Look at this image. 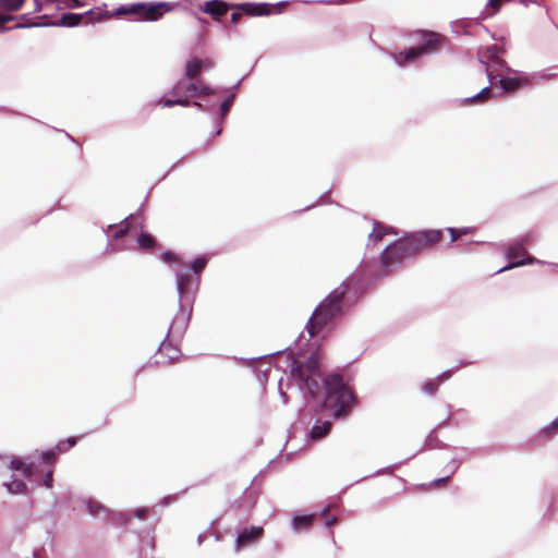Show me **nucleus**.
Listing matches in <instances>:
<instances>
[{"mask_svg": "<svg viewBox=\"0 0 558 558\" xmlns=\"http://www.w3.org/2000/svg\"><path fill=\"white\" fill-rule=\"evenodd\" d=\"M8 490L12 494H25L27 492L26 484L21 480H12L5 484Z\"/></svg>", "mask_w": 558, "mask_h": 558, "instance_id": "nucleus-25", "label": "nucleus"}, {"mask_svg": "<svg viewBox=\"0 0 558 558\" xmlns=\"http://www.w3.org/2000/svg\"><path fill=\"white\" fill-rule=\"evenodd\" d=\"M172 5L169 2L158 3H135L131 7H121L118 10L119 14H131L135 21H158L165 13L170 12Z\"/></svg>", "mask_w": 558, "mask_h": 558, "instance_id": "nucleus-5", "label": "nucleus"}, {"mask_svg": "<svg viewBox=\"0 0 558 558\" xmlns=\"http://www.w3.org/2000/svg\"><path fill=\"white\" fill-rule=\"evenodd\" d=\"M204 66H211V62L209 60L203 61L198 58L190 59L185 65V78L197 80Z\"/></svg>", "mask_w": 558, "mask_h": 558, "instance_id": "nucleus-13", "label": "nucleus"}, {"mask_svg": "<svg viewBox=\"0 0 558 558\" xmlns=\"http://www.w3.org/2000/svg\"><path fill=\"white\" fill-rule=\"evenodd\" d=\"M146 513H147V510L146 509H140L136 511V515L141 519H145L146 518Z\"/></svg>", "mask_w": 558, "mask_h": 558, "instance_id": "nucleus-41", "label": "nucleus"}, {"mask_svg": "<svg viewBox=\"0 0 558 558\" xmlns=\"http://www.w3.org/2000/svg\"><path fill=\"white\" fill-rule=\"evenodd\" d=\"M23 2L24 0H0V10L16 11L20 9ZM13 20L14 17L12 15L0 13V25H3Z\"/></svg>", "mask_w": 558, "mask_h": 558, "instance_id": "nucleus-15", "label": "nucleus"}, {"mask_svg": "<svg viewBox=\"0 0 558 558\" xmlns=\"http://www.w3.org/2000/svg\"><path fill=\"white\" fill-rule=\"evenodd\" d=\"M448 232L450 233L451 242H456L461 238L457 228H448Z\"/></svg>", "mask_w": 558, "mask_h": 558, "instance_id": "nucleus-35", "label": "nucleus"}, {"mask_svg": "<svg viewBox=\"0 0 558 558\" xmlns=\"http://www.w3.org/2000/svg\"><path fill=\"white\" fill-rule=\"evenodd\" d=\"M193 105L196 106V108H201L202 107V104L196 102V101Z\"/></svg>", "mask_w": 558, "mask_h": 558, "instance_id": "nucleus-42", "label": "nucleus"}, {"mask_svg": "<svg viewBox=\"0 0 558 558\" xmlns=\"http://www.w3.org/2000/svg\"><path fill=\"white\" fill-rule=\"evenodd\" d=\"M557 434H558V418L554 420L549 425L542 428L538 433V437L548 440Z\"/></svg>", "mask_w": 558, "mask_h": 558, "instance_id": "nucleus-24", "label": "nucleus"}, {"mask_svg": "<svg viewBox=\"0 0 558 558\" xmlns=\"http://www.w3.org/2000/svg\"><path fill=\"white\" fill-rule=\"evenodd\" d=\"M451 377V372L447 371L440 374L435 379H429L424 383L422 389L426 395L433 396L437 392L439 386Z\"/></svg>", "mask_w": 558, "mask_h": 558, "instance_id": "nucleus-16", "label": "nucleus"}, {"mask_svg": "<svg viewBox=\"0 0 558 558\" xmlns=\"http://www.w3.org/2000/svg\"><path fill=\"white\" fill-rule=\"evenodd\" d=\"M506 256L511 260V263L499 269L498 272L509 270L522 265H531L535 262V258L527 254V251L522 242H514L510 244L507 248Z\"/></svg>", "mask_w": 558, "mask_h": 558, "instance_id": "nucleus-10", "label": "nucleus"}, {"mask_svg": "<svg viewBox=\"0 0 558 558\" xmlns=\"http://www.w3.org/2000/svg\"><path fill=\"white\" fill-rule=\"evenodd\" d=\"M87 505H88L89 513L93 515L98 514L104 509L102 506L97 502L88 501Z\"/></svg>", "mask_w": 558, "mask_h": 558, "instance_id": "nucleus-32", "label": "nucleus"}, {"mask_svg": "<svg viewBox=\"0 0 558 558\" xmlns=\"http://www.w3.org/2000/svg\"><path fill=\"white\" fill-rule=\"evenodd\" d=\"M494 97L493 92L490 87H484L480 93L474 95L473 97L466 98L464 100L465 105H473V104H483L488 101Z\"/></svg>", "mask_w": 558, "mask_h": 558, "instance_id": "nucleus-20", "label": "nucleus"}, {"mask_svg": "<svg viewBox=\"0 0 558 558\" xmlns=\"http://www.w3.org/2000/svg\"><path fill=\"white\" fill-rule=\"evenodd\" d=\"M389 233L396 234V232L392 230V228L383 226L379 222H374V229L369 233V240L374 244H376V243L380 242Z\"/></svg>", "mask_w": 558, "mask_h": 558, "instance_id": "nucleus-17", "label": "nucleus"}, {"mask_svg": "<svg viewBox=\"0 0 558 558\" xmlns=\"http://www.w3.org/2000/svg\"><path fill=\"white\" fill-rule=\"evenodd\" d=\"M442 238V231L438 229H426L408 233L404 235L409 250L413 256L435 246Z\"/></svg>", "mask_w": 558, "mask_h": 558, "instance_id": "nucleus-6", "label": "nucleus"}, {"mask_svg": "<svg viewBox=\"0 0 558 558\" xmlns=\"http://www.w3.org/2000/svg\"><path fill=\"white\" fill-rule=\"evenodd\" d=\"M232 9H235L241 12H233L231 14V22L238 23L243 13L251 16H260V15H269L271 13H277L278 9L276 5H270L268 3H242V4H232L230 5Z\"/></svg>", "mask_w": 558, "mask_h": 558, "instance_id": "nucleus-9", "label": "nucleus"}, {"mask_svg": "<svg viewBox=\"0 0 558 558\" xmlns=\"http://www.w3.org/2000/svg\"><path fill=\"white\" fill-rule=\"evenodd\" d=\"M77 442V438L76 437H69L65 441H60L56 449L58 450V452H65L66 450H69L70 448L74 447Z\"/></svg>", "mask_w": 558, "mask_h": 558, "instance_id": "nucleus-27", "label": "nucleus"}, {"mask_svg": "<svg viewBox=\"0 0 558 558\" xmlns=\"http://www.w3.org/2000/svg\"><path fill=\"white\" fill-rule=\"evenodd\" d=\"M213 94V89L205 85L203 81L183 78L180 80L171 90V95L174 97V99H166L163 101V106L187 107L190 105V98H195L198 96H209Z\"/></svg>", "mask_w": 558, "mask_h": 558, "instance_id": "nucleus-3", "label": "nucleus"}, {"mask_svg": "<svg viewBox=\"0 0 558 558\" xmlns=\"http://www.w3.org/2000/svg\"><path fill=\"white\" fill-rule=\"evenodd\" d=\"M331 426H332L331 422H329V421L323 422L322 424L314 425L311 430V438L313 440H319V439L324 438L331 430Z\"/></svg>", "mask_w": 558, "mask_h": 558, "instance_id": "nucleus-19", "label": "nucleus"}, {"mask_svg": "<svg viewBox=\"0 0 558 558\" xmlns=\"http://www.w3.org/2000/svg\"><path fill=\"white\" fill-rule=\"evenodd\" d=\"M488 81L493 86H500L504 92L512 93L518 89L524 88L530 85L531 81L526 75L513 76V77H500L495 74L490 68L486 66Z\"/></svg>", "mask_w": 558, "mask_h": 558, "instance_id": "nucleus-8", "label": "nucleus"}, {"mask_svg": "<svg viewBox=\"0 0 558 558\" xmlns=\"http://www.w3.org/2000/svg\"><path fill=\"white\" fill-rule=\"evenodd\" d=\"M347 292L348 284L343 282L316 307L306 326L311 337L318 335L328 324L342 314V304Z\"/></svg>", "mask_w": 558, "mask_h": 558, "instance_id": "nucleus-2", "label": "nucleus"}, {"mask_svg": "<svg viewBox=\"0 0 558 558\" xmlns=\"http://www.w3.org/2000/svg\"><path fill=\"white\" fill-rule=\"evenodd\" d=\"M533 241V236L531 234L523 235L518 242H522L524 247Z\"/></svg>", "mask_w": 558, "mask_h": 558, "instance_id": "nucleus-38", "label": "nucleus"}, {"mask_svg": "<svg viewBox=\"0 0 558 558\" xmlns=\"http://www.w3.org/2000/svg\"><path fill=\"white\" fill-rule=\"evenodd\" d=\"M58 450H48V451H44L41 457H43V460L45 463L47 464H51V463H54L56 462V459H57V456H58Z\"/></svg>", "mask_w": 558, "mask_h": 558, "instance_id": "nucleus-28", "label": "nucleus"}, {"mask_svg": "<svg viewBox=\"0 0 558 558\" xmlns=\"http://www.w3.org/2000/svg\"><path fill=\"white\" fill-rule=\"evenodd\" d=\"M66 5L69 8H76V7H80V1L78 0H68Z\"/></svg>", "mask_w": 558, "mask_h": 558, "instance_id": "nucleus-40", "label": "nucleus"}, {"mask_svg": "<svg viewBox=\"0 0 558 558\" xmlns=\"http://www.w3.org/2000/svg\"><path fill=\"white\" fill-rule=\"evenodd\" d=\"M445 37L434 32L424 33V40L416 47H412L407 51L399 52L395 56V60L400 65L412 63L421 57L434 53L440 49L445 43Z\"/></svg>", "mask_w": 558, "mask_h": 558, "instance_id": "nucleus-4", "label": "nucleus"}, {"mask_svg": "<svg viewBox=\"0 0 558 558\" xmlns=\"http://www.w3.org/2000/svg\"><path fill=\"white\" fill-rule=\"evenodd\" d=\"M157 355L160 359H166L168 364H172L180 359L181 351L169 342H162L158 349Z\"/></svg>", "mask_w": 558, "mask_h": 558, "instance_id": "nucleus-14", "label": "nucleus"}, {"mask_svg": "<svg viewBox=\"0 0 558 558\" xmlns=\"http://www.w3.org/2000/svg\"><path fill=\"white\" fill-rule=\"evenodd\" d=\"M291 374L313 398L324 392L322 405L330 410L336 420L347 417L359 403L355 392L344 383L342 375L330 373L323 377L317 353L310 355L305 362L295 361Z\"/></svg>", "mask_w": 558, "mask_h": 558, "instance_id": "nucleus-1", "label": "nucleus"}, {"mask_svg": "<svg viewBox=\"0 0 558 558\" xmlns=\"http://www.w3.org/2000/svg\"><path fill=\"white\" fill-rule=\"evenodd\" d=\"M413 257L411 250L403 238L389 245L381 254L380 262L386 268L402 263L404 259Z\"/></svg>", "mask_w": 558, "mask_h": 558, "instance_id": "nucleus-7", "label": "nucleus"}, {"mask_svg": "<svg viewBox=\"0 0 558 558\" xmlns=\"http://www.w3.org/2000/svg\"><path fill=\"white\" fill-rule=\"evenodd\" d=\"M449 480V476H446V477H442V478H438L434 482L435 486L439 487L441 485H445Z\"/></svg>", "mask_w": 558, "mask_h": 558, "instance_id": "nucleus-39", "label": "nucleus"}, {"mask_svg": "<svg viewBox=\"0 0 558 558\" xmlns=\"http://www.w3.org/2000/svg\"><path fill=\"white\" fill-rule=\"evenodd\" d=\"M83 20V15L75 13H65L61 16V24L68 27L76 26Z\"/></svg>", "mask_w": 558, "mask_h": 558, "instance_id": "nucleus-26", "label": "nucleus"}, {"mask_svg": "<svg viewBox=\"0 0 558 558\" xmlns=\"http://www.w3.org/2000/svg\"><path fill=\"white\" fill-rule=\"evenodd\" d=\"M52 483H53V472L50 470L45 475L44 485L47 488H51L52 487Z\"/></svg>", "mask_w": 558, "mask_h": 558, "instance_id": "nucleus-33", "label": "nucleus"}, {"mask_svg": "<svg viewBox=\"0 0 558 558\" xmlns=\"http://www.w3.org/2000/svg\"><path fill=\"white\" fill-rule=\"evenodd\" d=\"M232 102H233V96H231V97H229V98H227V99H225L222 101V104L220 106V110H221V114L222 116H226L229 112V110H230V108L232 106Z\"/></svg>", "mask_w": 558, "mask_h": 558, "instance_id": "nucleus-31", "label": "nucleus"}, {"mask_svg": "<svg viewBox=\"0 0 558 558\" xmlns=\"http://www.w3.org/2000/svg\"><path fill=\"white\" fill-rule=\"evenodd\" d=\"M129 227H130V222H129V219H125L121 226L118 228V230L114 232L113 236L116 239H121L123 238L128 231H129Z\"/></svg>", "mask_w": 558, "mask_h": 558, "instance_id": "nucleus-29", "label": "nucleus"}, {"mask_svg": "<svg viewBox=\"0 0 558 558\" xmlns=\"http://www.w3.org/2000/svg\"><path fill=\"white\" fill-rule=\"evenodd\" d=\"M162 258H163V260H166L168 263L177 260V256L173 253H171V252L163 253L162 254Z\"/></svg>", "mask_w": 558, "mask_h": 558, "instance_id": "nucleus-37", "label": "nucleus"}, {"mask_svg": "<svg viewBox=\"0 0 558 558\" xmlns=\"http://www.w3.org/2000/svg\"><path fill=\"white\" fill-rule=\"evenodd\" d=\"M192 276L190 272H179L177 276V286L180 294H185L191 287Z\"/></svg>", "mask_w": 558, "mask_h": 558, "instance_id": "nucleus-21", "label": "nucleus"}, {"mask_svg": "<svg viewBox=\"0 0 558 558\" xmlns=\"http://www.w3.org/2000/svg\"><path fill=\"white\" fill-rule=\"evenodd\" d=\"M207 260L204 257H197L192 263L194 272H201L206 267Z\"/></svg>", "mask_w": 558, "mask_h": 558, "instance_id": "nucleus-30", "label": "nucleus"}, {"mask_svg": "<svg viewBox=\"0 0 558 558\" xmlns=\"http://www.w3.org/2000/svg\"><path fill=\"white\" fill-rule=\"evenodd\" d=\"M457 229L460 233V236L473 234L476 231V229L474 227H463V228H457Z\"/></svg>", "mask_w": 558, "mask_h": 558, "instance_id": "nucleus-34", "label": "nucleus"}, {"mask_svg": "<svg viewBox=\"0 0 558 558\" xmlns=\"http://www.w3.org/2000/svg\"><path fill=\"white\" fill-rule=\"evenodd\" d=\"M166 361H160V360H157L156 363L157 364H160V363H165Z\"/></svg>", "mask_w": 558, "mask_h": 558, "instance_id": "nucleus-43", "label": "nucleus"}, {"mask_svg": "<svg viewBox=\"0 0 558 558\" xmlns=\"http://www.w3.org/2000/svg\"><path fill=\"white\" fill-rule=\"evenodd\" d=\"M328 510H324L323 515L326 517V524L327 526H331L337 522L336 517L329 518L327 514Z\"/></svg>", "mask_w": 558, "mask_h": 558, "instance_id": "nucleus-36", "label": "nucleus"}, {"mask_svg": "<svg viewBox=\"0 0 558 558\" xmlns=\"http://www.w3.org/2000/svg\"><path fill=\"white\" fill-rule=\"evenodd\" d=\"M264 534V530L260 526H252L250 529H244L238 536L235 547L236 550L256 542Z\"/></svg>", "mask_w": 558, "mask_h": 558, "instance_id": "nucleus-11", "label": "nucleus"}, {"mask_svg": "<svg viewBox=\"0 0 558 558\" xmlns=\"http://www.w3.org/2000/svg\"><path fill=\"white\" fill-rule=\"evenodd\" d=\"M314 515H296L293 518V527L298 531L308 530L312 526Z\"/></svg>", "mask_w": 558, "mask_h": 558, "instance_id": "nucleus-23", "label": "nucleus"}, {"mask_svg": "<svg viewBox=\"0 0 558 558\" xmlns=\"http://www.w3.org/2000/svg\"><path fill=\"white\" fill-rule=\"evenodd\" d=\"M137 244L141 250L147 251L153 250L157 245V242L153 235L143 232L137 236Z\"/></svg>", "mask_w": 558, "mask_h": 558, "instance_id": "nucleus-22", "label": "nucleus"}, {"mask_svg": "<svg viewBox=\"0 0 558 558\" xmlns=\"http://www.w3.org/2000/svg\"><path fill=\"white\" fill-rule=\"evenodd\" d=\"M10 469L13 471H20L22 474L29 478L33 475V464L24 462L21 458L14 457L11 460Z\"/></svg>", "mask_w": 558, "mask_h": 558, "instance_id": "nucleus-18", "label": "nucleus"}, {"mask_svg": "<svg viewBox=\"0 0 558 558\" xmlns=\"http://www.w3.org/2000/svg\"><path fill=\"white\" fill-rule=\"evenodd\" d=\"M230 9V4L220 0L206 1L201 8L204 13L211 15L215 20L226 15Z\"/></svg>", "mask_w": 558, "mask_h": 558, "instance_id": "nucleus-12", "label": "nucleus"}]
</instances>
